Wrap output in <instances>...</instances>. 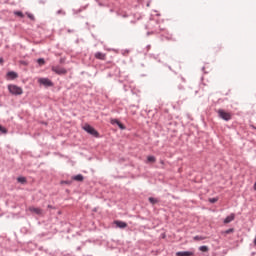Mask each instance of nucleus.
<instances>
[{"label": "nucleus", "mask_w": 256, "mask_h": 256, "mask_svg": "<svg viewBox=\"0 0 256 256\" xmlns=\"http://www.w3.org/2000/svg\"><path fill=\"white\" fill-rule=\"evenodd\" d=\"M120 122H119V120H117V119H112L111 120V124L112 125H118Z\"/></svg>", "instance_id": "nucleus-22"}, {"label": "nucleus", "mask_w": 256, "mask_h": 256, "mask_svg": "<svg viewBox=\"0 0 256 256\" xmlns=\"http://www.w3.org/2000/svg\"><path fill=\"white\" fill-rule=\"evenodd\" d=\"M74 181H83V175L81 174H78L76 176L73 177Z\"/></svg>", "instance_id": "nucleus-13"}, {"label": "nucleus", "mask_w": 256, "mask_h": 256, "mask_svg": "<svg viewBox=\"0 0 256 256\" xmlns=\"http://www.w3.org/2000/svg\"><path fill=\"white\" fill-rule=\"evenodd\" d=\"M217 113H218L220 119H223L224 121H231V117H232L231 113L226 112L223 109H219L217 111Z\"/></svg>", "instance_id": "nucleus-3"}, {"label": "nucleus", "mask_w": 256, "mask_h": 256, "mask_svg": "<svg viewBox=\"0 0 256 256\" xmlns=\"http://www.w3.org/2000/svg\"><path fill=\"white\" fill-rule=\"evenodd\" d=\"M28 211H30V213H34L35 215H43V209L37 208L35 206H30Z\"/></svg>", "instance_id": "nucleus-6"}, {"label": "nucleus", "mask_w": 256, "mask_h": 256, "mask_svg": "<svg viewBox=\"0 0 256 256\" xmlns=\"http://www.w3.org/2000/svg\"><path fill=\"white\" fill-rule=\"evenodd\" d=\"M204 239H207L205 236H195L194 241H204Z\"/></svg>", "instance_id": "nucleus-18"}, {"label": "nucleus", "mask_w": 256, "mask_h": 256, "mask_svg": "<svg viewBox=\"0 0 256 256\" xmlns=\"http://www.w3.org/2000/svg\"><path fill=\"white\" fill-rule=\"evenodd\" d=\"M0 131L1 133H7V130L5 129V127L0 125Z\"/></svg>", "instance_id": "nucleus-24"}, {"label": "nucleus", "mask_w": 256, "mask_h": 256, "mask_svg": "<svg viewBox=\"0 0 256 256\" xmlns=\"http://www.w3.org/2000/svg\"><path fill=\"white\" fill-rule=\"evenodd\" d=\"M149 202L152 204V205H155L157 203V199L153 198V197H150L149 198Z\"/></svg>", "instance_id": "nucleus-20"}, {"label": "nucleus", "mask_w": 256, "mask_h": 256, "mask_svg": "<svg viewBox=\"0 0 256 256\" xmlns=\"http://www.w3.org/2000/svg\"><path fill=\"white\" fill-rule=\"evenodd\" d=\"M117 125L119 129L125 130V125H123L121 122H119Z\"/></svg>", "instance_id": "nucleus-23"}, {"label": "nucleus", "mask_w": 256, "mask_h": 256, "mask_svg": "<svg viewBox=\"0 0 256 256\" xmlns=\"http://www.w3.org/2000/svg\"><path fill=\"white\" fill-rule=\"evenodd\" d=\"M48 209H53V206H51V205H48Z\"/></svg>", "instance_id": "nucleus-26"}, {"label": "nucleus", "mask_w": 256, "mask_h": 256, "mask_svg": "<svg viewBox=\"0 0 256 256\" xmlns=\"http://www.w3.org/2000/svg\"><path fill=\"white\" fill-rule=\"evenodd\" d=\"M177 256H193V252L184 251V252H177Z\"/></svg>", "instance_id": "nucleus-10"}, {"label": "nucleus", "mask_w": 256, "mask_h": 256, "mask_svg": "<svg viewBox=\"0 0 256 256\" xmlns=\"http://www.w3.org/2000/svg\"><path fill=\"white\" fill-rule=\"evenodd\" d=\"M114 223L120 229H125L127 227V223H125L123 221L116 220Z\"/></svg>", "instance_id": "nucleus-9"}, {"label": "nucleus", "mask_w": 256, "mask_h": 256, "mask_svg": "<svg viewBox=\"0 0 256 256\" xmlns=\"http://www.w3.org/2000/svg\"><path fill=\"white\" fill-rule=\"evenodd\" d=\"M17 181H18V183H27V178H25V177H18L17 178Z\"/></svg>", "instance_id": "nucleus-17"}, {"label": "nucleus", "mask_w": 256, "mask_h": 256, "mask_svg": "<svg viewBox=\"0 0 256 256\" xmlns=\"http://www.w3.org/2000/svg\"><path fill=\"white\" fill-rule=\"evenodd\" d=\"M14 15H16L17 17H20L21 19H23V17H25L23 12H21V11H14Z\"/></svg>", "instance_id": "nucleus-15"}, {"label": "nucleus", "mask_w": 256, "mask_h": 256, "mask_svg": "<svg viewBox=\"0 0 256 256\" xmlns=\"http://www.w3.org/2000/svg\"><path fill=\"white\" fill-rule=\"evenodd\" d=\"M234 231H235V229L230 228V229H228V230L223 231V232H222V235H229V234L233 233Z\"/></svg>", "instance_id": "nucleus-14"}, {"label": "nucleus", "mask_w": 256, "mask_h": 256, "mask_svg": "<svg viewBox=\"0 0 256 256\" xmlns=\"http://www.w3.org/2000/svg\"><path fill=\"white\" fill-rule=\"evenodd\" d=\"M83 129L86 131V133H89V135H92L93 137H99V132H97V130H95V128H93L91 125L85 124Z\"/></svg>", "instance_id": "nucleus-2"}, {"label": "nucleus", "mask_w": 256, "mask_h": 256, "mask_svg": "<svg viewBox=\"0 0 256 256\" xmlns=\"http://www.w3.org/2000/svg\"><path fill=\"white\" fill-rule=\"evenodd\" d=\"M38 83L44 85V87H53V82L49 78H40L38 79Z\"/></svg>", "instance_id": "nucleus-5"}, {"label": "nucleus", "mask_w": 256, "mask_h": 256, "mask_svg": "<svg viewBox=\"0 0 256 256\" xmlns=\"http://www.w3.org/2000/svg\"><path fill=\"white\" fill-rule=\"evenodd\" d=\"M95 59H99L100 61H105V59H107V54L103 53V52H96L94 54Z\"/></svg>", "instance_id": "nucleus-7"}, {"label": "nucleus", "mask_w": 256, "mask_h": 256, "mask_svg": "<svg viewBox=\"0 0 256 256\" xmlns=\"http://www.w3.org/2000/svg\"><path fill=\"white\" fill-rule=\"evenodd\" d=\"M254 191H256V182L254 183Z\"/></svg>", "instance_id": "nucleus-27"}, {"label": "nucleus", "mask_w": 256, "mask_h": 256, "mask_svg": "<svg viewBox=\"0 0 256 256\" xmlns=\"http://www.w3.org/2000/svg\"><path fill=\"white\" fill-rule=\"evenodd\" d=\"M0 63H3V58H0Z\"/></svg>", "instance_id": "nucleus-28"}, {"label": "nucleus", "mask_w": 256, "mask_h": 256, "mask_svg": "<svg viewBox=\"0 0 256 256\" xmlns=\"http://www.w3.org/2000/svg\"><path fill=\"white\" fill-rule=\"evenodd\" d=\"M7 77H9L10 79H17L18 75L16 72L11 71L7 73Z\"/></svg>", "instance_id": "nucleus-11"}, {"label": "nucleus", "mask_w": 256, "mask_h": 256, "mask_svg": "<svg viewBox=\"0 0 256 256\" xmlns=\"http://www.w3.org/2000/svg\"><path fill=\"white\" fill-rule=\"evenodd\" d=\"M28 19H31V21H35V16L31 13H26Z\"/></svg>", "instance_id": "nucleus-19"}, {"label": "nucleus", "mask_w": 256, "mask_h": 256, "mask_svg": "<svg viewBox=\"0 0 256 256\" xmlns=\"http://www.w3.org/2000/svg\"><path fill=\"white\" fill-rule=\"evenodd\" d=\"M231 221H235V214H233V213L224 219V224L227 225V224L231 223Z\"/></svg>", "instance_id": "nucleus-8"}, {"label": "nucleus", "mask_w": 256, "mask_h": 256, "mask_svg": "<svg viewBox=\"0 0 256 256\" xmlns=\"http://www.w3.org/2000/svg\"><path fill=\"white\" fill-rule=\"evenodd\" d=\"M8 91L11 95H23V88L15 84L8 85Z\"/></svg>", "instance_id": "nucleus-1"}, {"label": "nucleus", "mask_w": 256, "mask_h": 256, "mask_svg": "<svg viewBox=\"0 0 256 256\" xmlns=\"http://www.w3.org/2000/svg\"><path fill=\"white\" fill-rule=\"evenodd\" d=\"M147 161L148 163H155L157 159L155 158V156H148Z\"/></svg>", "instance_id": "nucleus-12"}, {"label": "nucleus", "mask_w": 256, "mask_h": 256, "mask_svg": "<svg viewBox=\"0 0 256 256\" xmlns=\"http://www.w3.org/2000/svg\"><path fill=\"white\" fill-rule=\"evenodd\" d=\"M199 251H202V253H207V251H209V247H207V246H200L199 247Z\"/></svg>", "instance_id": "nucleus-16"}, {"label": "nucleus", "mask_w": 256, "mask_h": 256, "mask_svg": "<svg viewBox=\"0 0 256 256\" xmlns=\"http://www.w3.org/2000/svg\"><path fill=\"white\" fill-rule=\"evenodd\" d=\"M51 70L56 73V75H67V69L61 66H52Z\"/></svg>", "instance_id": "nucleus-4"}, {"label": "nucleus", "mask_w": 256, "mask_h": 256, "mask_svg": "<svg viewBox=\"0 0 256 256\" xmlns=\"http://www.w3.org/2000/svg\"><path fill=\"white\" fill-rule=\"evenodd\" d=\"M37 63L40 64V65H44L45 64V59L40 58V59L37 60Z\"/></svg>", "instance_id": "nucleus-21"}, {"label": "nucleus", "mask_w": 256, "mask_h": 256, "mask_svg": "<svg viewBox=\"0 0 256 256\" xmlns=\"http://www.w3.org/2000/svg\"><path fill=\"white\" fill-rule=\"evenodd\" d=\"M209 201H210V203H217V198H212Z\"/></svg>", "instance_id": "nucleus-25"}]
</instances>
